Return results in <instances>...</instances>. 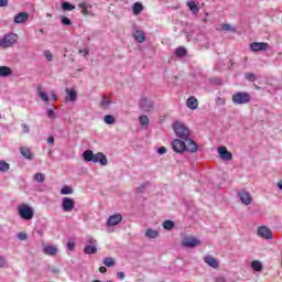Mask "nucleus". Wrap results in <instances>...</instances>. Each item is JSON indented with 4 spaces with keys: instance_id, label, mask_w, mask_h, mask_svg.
Returning <instances> with one entry per match:
<instances>
[{
    "instance_id": "nucleus-26",
    "label": "nucleus",
    "mask_w": 282,
    "mask_h": 282,
    "mask_svg": "<svg viewBox=\"0 0 282 282\" xmlns=\"http://www.w3.org/2000/svg\"><path fill=\"white\" fill-rule=\"evenodd\" d=\"M159 236L160 234L155 229L149 228L145 231V237H149V239H158Z\"/></svg>"
},
{
    "instance_id": "nucleus-47",
    "label": "nucleus",
    "mask_w": 282,
    "mask_h": 282,
    "mask_svg": "<svg viewBox=\"0 0 282 282\" xmlns=\"http://www.w3.org/2000/svg\"><path fill=\"white\" fill-rule=\"evenodd\" d=\"M47 116H48V118H51V120H54V118H56V112H54V110H52V109H48Z\"/></svg>"
},
{
    "instance_id": "nucleus-30",
    "label": "nucleus",
    "mask_w": 282,
    "mask_h": 282,
    "mask_svg": "<svg viewBox=\"0 0 282 282\" xmlns=\"http://www.w3.org/2000/svg\"><path fill=\"white\" fill-rule=\"evenodd\" d=\"M62 10H65L66 12H72V10H76V6H74L69 2H63Z\"/></svg>"
},
{
    "instance_id": "nucleus-45",
    "label": "nucleus",
    "mask_w": 282,
    "mask_h": 282,
    "mask_svg": "<svg viewBox=\"0 0 282 282\" xmlns=\"http://www.w3.org/2000/svg\"><path fill=\"white\" fill-rule=\"evenodd\" d=\"M61 21L62 25H72V20H69L67 17H63Z\"/></svg>"
},
{
    "instance_id": "nucleus-50",
    "label": "nucleus",
    "mask_w": 282,
    "mask_h": 282,
    "mask_svg": "<svg viewBox=\"0 0 282 282\" xmlns=\"http://www.w3.org/2000/svg\"><path fill=\"white\" fill-rule=\"evenodd\" d=\"M67 248H68V250L73 251L74 248H76V243H74V241H69V242L67 243Z\"/></svg>"
},
{
    "instance_id": "nucleus-9",
    "label": "nucleus",
    "mask_w": 282,
    "mask_h": 282,
    "mask_svg": "<svg viewBox=\"0 0 282 282\" xmlns=\"http://www.w3.org/2000/svg\"><path fill=\"white\" fill-rule=\"evenodd\" d=\"M76 206V202L73 198L64 197L62 200V208L65 213H72L74 207Z\"/></svg>"
},
{
    "instance_id": "nucleus-52",
    "label": "nucleus",
    "mask_w": 282,
    "mask_h": 282,
    "mask_svg": "<svg viewBox=\"0 0 282 282\" xmlns=\"http://www.w3.org/2000/svg\"><path fill=\"white\" fill-rule=\"evenodd\" d=\"M79 54H84V56H89V50H79Z\"/></svg>"
},
{
    "instance_id": "nucleus-24",
    "label": "nucleus",
    "mask_w": 282,
    "mask_h": 282,
    "mask_svg": "<svg viewBox=\"0 0 282 282\" xmlns=\"http://www.w3.org/2000/svg\"><path fill=\"white\" fill-rule=\"evenodd\" d=\"M133 39H135L138 41V43H144L147 41V36L144 35V33L140 30H137L133 33Z\"/></svg>"
},
{
    "instance_id": "nucleus-61",
    "label": "nucleus",
    "mask_w": 282,
    "mask_h": 282,
    "mask_svg": "<svg viewBox=\"0 0 282 282\" xmlns=\"http://www.w3.org/2000/svg\"><path fill=\"white\" fill-rule=\"evenodd\" d=\"M54 274H58V272H61L58 269H54L53 270Z\"/></svg>"
},
{
    "instance_id": "nucleus-32",
    "label": "nucleus",
    "mask_w": 282,
    "mask_h": 282,
    "mask_svg": "<svg viewBox=\"0 0 282 282\" xmlns=\"http://www.w3.org/2000/svg\"><path fill=\"white\" fill-rule=\"evenodd\" d=\"M164 230H173L175 228V223L173 220H165L163 223Z\"/></svg>"
},
{
    "instance_id": "nucleus-12",
    "label": "nucleus",
    "mask_w": 282,
    "mask_h": 282,
    "mask_svg": "<svg viewBox=\"0 0 282 282\" xmlns=\"http://www.w3.org/2000/svg\"><path fill=\"white\" fill-rule=\"evenodd\" d=\"M238 197L240 198L241 204H245V206H250L252 204V195L246 191L239 192Z\"/></svg>"
},
{
    "instance_id": "nucleus-48",
    "label": "nucleus",
    "mask_w": 282,
    "mask_h": 282,
    "mask_svg": "<svg viewBox=\"0 0 282 282\" xmlns=\"http://www.w3.org/2000/svg\"><path fill=\"white\" fill-rule=\"evenodd\" d=\"M147 186H149V184H147V183L140 185V186L137 188L138 193H143L144 189L147 188Z\"/></svg>"
},
{
    "instance_id": "nucleus-19",
    "label": "nucleus",
    "mask_w": 282,
    "mask_h": 282,
    "mask_svg": "<svg viewBox=\"0 0 282 282\" xmlns=\"http://www.w3.org/2000/svg\"><path fill=\"white\" fill-rule=\"evenodd\" d=\"M186 105H187L188 109L195 110V109H197V107H199V101H197V98L192 96L187 99Z\"/></svg>"
},
{
    "instance_id": "nucleus-10",
    "label": "nucleus",
    "mask_w": 282,
    "mask_h": 282,
    "mask_svg": "<svg viewBox=\"0 0 282 282\" xmlns=\"http://www.w3.org/2000/svg\"><path fill=\"white\" fill-rule=\"evenodd\" d=\"M258 237H261V239H273L274 234H272V230L268 228L267 226H260L258 228Z\"/></svg>"
},
{
    "instance_id": "nucleus-41",
    "label": "nucleus",
    "mask_w": 282,
    "mask_h": 282,
    "mask_svg": "<svg viewBox=\"0 0 282 282\" xmlns=\"http://www.w3.org/2000/svg\"><path fill=\"white\" fill-rule=\"evenodd\" d=\"M245 76L250 83H254V80H257V75H254V73H247Z\"/></svg>"
},
{
    "instance_id": "nucleus-7",
    "label": "nucleus",
    "mask_w": 282,
    "mask_h": 282,
    "mask_svg": "<svg viewBox=\"0 0 282 282\" xmlns=\"http://www.w3.org/2000/svg\"><path fill=\"white\" fill-rule=\"evenodd\" d=\"M172 149L174 151V153H184L186 151V142L180 140V139H175L172 141Z\"/></svg>"
},
{
    "instance_id": "nucleus-15",
    "label": "nucleus",
    "mask_w": 282,
    "mask_h": 282,
    "mask_svg": "<svg viewBox=\"0 0 282 282\" xmlns=\"http://www.w3.org/2000/svg\"><path fill=\"white\" fill-rule=\"evenodd\" d=\"M121 221H122V215L115 214L108 218L107 226L109 227L118 226V224H120Z\"/></svg>"
},
{
    "instance_id": "nucleus-11",
    "label": "nucleus",
    "mask_w": 282,
    "mask_h": 282,
    "mask_svg": "<svg viewBox=\"0 0 282 282\" xmlns=\"http://www.w3.org/2000/svg\"><path fill=\"white\" fill-rule=\"evenodd\" d=\"M139 107L141 110H143L145 113H149L151 111H153V102H151L149 99L147 98H142L139 101Z\"/></svg>"
},
{
    "instance_id": "nucleus-16",
    "label": "nucleus",
    "mask_w": 282,
    "mask_h": 282,
    "mask_svg": "<svg viewBox=\"0 0 282 282\" xmlns=\"http://www.w3.org/2000/svg\"><path fill=\"white\" fill-rule=\"evenodd\" d=\"M43 250L48 257H55V254H58V248H56V246L45 245Z\"/></svg>"
},
{
    "instance_id": "nucleus-5",
    "label": "nucleus",
    "mask_w": 282,
    "mask_h": 282,
    "mask_svg": "<svg viewBox=\"0 0 282 282\" xmlns=\"http://www.w3.org/2000/svg\"><path fill=\"white\" fill-rule=\"evenodd\" d=\"M234 105H248L250 102V94L235 93L231 97Z\"/></svg>"
},
{
    "instance_id": "nucleus-49",
    "label": "nucleus",
    "mask_w": 282,
    "mask_h": 282,
    "mask_svg": "<svg viewBox=\"0 0 282 282\" xmlns=\"http://www.w3.org/2000/svg\"><path fill=\"white\" fill-rule=\"evenodd\" d=\"M166 147H161V148H159L158 149V153H159V155H164V153H166Z\"/></svg>"
},
{
    "instance_id": "nucleus-17",
    "label": "nucleus",
    "mask_w": 282,
    "mask_h": 282,
    "mask_svg": "<svg viewBox=\"0 0 282 282\" xmlns=\"http://www.w3.org/2000/svg\"><path fill=\"white\" fill-rule=\"evenodd\" d=\"M30 19V13L28 12H20L14 17V23H25Z\"/></svg>"
},
{
    "instance_id": "nucleus-38",
    "label": "nucleus",
    "mask_w": 282,
    "mask_h": 282,
    "mask_svg": "<svg viewBox=\"0 0 282 282\" xmlns=\"http://www.w3.org/2000/svg\"><path fill=\"white\" fill-rule=\"evenodd\" d=\"M109 105H111V100H109L107 97H102L100 102L102 109H109Z\"/></svg>"
},
{
    "instance_id": "nucleus-21",
    "label": "nucleus",
    "mask_w": 282,
    "mask_h": 282,
    "mask_svg": "<svg viewBox=\"0 0 282 282\" xmlns=\"http://www.w3.org/2000/svg\"><path fill=\"white\" fill-rule=\"evenodd\" d=\"M78 8L82 9V14L84 17H89V8H91V4H89L87 2H80V3H78Z\"/></svg>"
},
{
    "instance_id": "nucleus-35",
    "label": "nucleus",
    "mask_w": 282,
    "mask_h": 282,
    "mask_svg": "<svg viewBox=\"0 0 282 282\" xmlns=\"http://www.w3.org/2000/svg\"><path fill=\"white\" fill-rule=\"evenodd\" d=\"M139 122H140L141 127H149V117L142 115V116L139 118Z\"/></svg>"
},
{
    "instance_id": "nucleus-59",
    "label": "nucleus",
    "mask_w": 282,
    "mask_h": 282,
    "mask_svg": "<svg viewBox=\"0 0 282 282\" xmlns=\"http://www.w3.org/2000/svg\"><path fill=\"white\" fill-rule=\"evenodd\" d=\"M99 272H101V274H105V272H107V267H100Z\"/></svg>"
},
{
    "instance_id": "nucleus-6",
    "label": "nucleus",
    "mask_w": 282,
    "mask_h": 282,
    "mask_svg": "<svg viewBox=\"0 0 282 282\" xmlns=\"http://www.w3.org/2000/svg\"><path fill=\"white\" fill-rule=\"evenodd\" d=\"M182 246L184 248H197V246H202V240L197 239L194 236H186L182 240Z\"/></svg>"
},
{
    "instance_id": "nucleus-55",
    "label": "nucleus",
    "mask_w": 282,
    "mask_h": 282,
    "mask_svg": "<svg viewBox=\"0 0 282 282\" xmlns=\"http://www.w3.org/2000/svg\"><path fill=\"white\" fill-rule=\"evenodd\" d=\"M217 102H218V105H226V99L219 97V98L217 99Z\"/></svg>"
},
{
    "instance_id": "nucleus-22",
    "label": "nucleus",
    "mask_w": 282,
    "mask_h": 282,
    "mask_svg": "<svg viewBox=\"0 0 282 282\" xmlns=\"http://www.w3.org/2000/svg\"><path fill=\"white\" fill-rule=\"evenodd\" d=\"M8 76H12V68L8 66H0V77L8 78Z\"/></svg>"
},
{
    "instance_id": "nucleus-29",
    "label": "nucleus",
    "mask_w": 282,
    "mask_h": 282,
    "mask_svg": "<svg viewBox=\"0 0 282 282\" xmlns=\"http://www.w3.org/2000/svg\"><path fill=\"white\" fill-rule=\"evenodd\" d=\"M96 252H98V248H96V246H86L85 248H84V253L85 254H96Z\"/></svg>"
},
{
    "instance_id": "nucleus-37",
    "label": "nucleus",
    "mask_w": 282,
    "mask_h": 282,
    "mask_svg": "<svg viewBox=\"0 0 282 282\" xmlns=\"http://www.w3.org/2000/svg\"><path fill=\"white\" fill-rule=\"evenodd\" d=\"M34 181L39 182V184H43V182H45V174L43 173H36L34 175Z\"/></svg>"
},
{
    "instance_id": "nucleus-53",
    "label": "nucleus",
    "mask_w": 282,
    "mask_h": 282,
    "mask_svg": "<svg viewBox=\"0 0 282 282\" xmlns=\"http://www.w3.org/2000/svg\"><path fill=\"white\" fill-rule=\"evenodd\" d=\"M8 6V0H0V8H6Z\"/></svg>"
},
{
    "instance_id": "nucleus-27",
    "label": "nucleus",
    "mask_w": 282,
    "mask_h": 282,
    "mask_svg": "<svg viewBox=\"0 0 282 282\" xmlns=\"http://www.w3.org/2000/svg\"><path fill=\"white\" fill-rule=\"evenodd\" d=\"M187 8H189L193 14H199V7H197V3H195V1L187 2Z\"/></svg>"
},
{
    "instance_id": "nucleus-31",
    "label": "nucleus",
    "mask_w": 282,
    "mask_h": 282,
    "mask_svg": "<svg viewBox=\"0 0 282 282\" xmlns=\"http://www.w3.org/2000/svg\"><path fill=\"white\" fill-rule=\"evenodd\" d=\"M104 265H106L107 268H113L116 265V261L113 260V258H105L102 260Z\"/></svg>"
},
{
    "instance_id": "nucleus-58",
    "label": "nucleus",
    "mask_w": 282,
    "mask_h": 282,
    "mask_svg": "<svg viewBox=\"0 0 282 282\" xmlns=\"http://www.w3.org/2000/svg\"><path fill=\"white\" fill-rule=\"evenodd\" d=\"M47 143L54 144V138L52 135L47 138Z\"/></svg>"
},
{
    "instance_id": "nucleus-42",
    "label": "nucleus",
    "mask_w": 282,
    "mask_h": 282,
    "mask_svg": "<svg viewBox=\"0 0 282 282\" xmlns=\"http://www.w3.org/2000/svg\"><path fill=\"white\" fill-rule=\"evenodd\" d=\"M175 55L176 56H186V48H184V47L176 48Z\"/></svg>"
},
{
    "instance_id": "nucleus-20",
    "label": "nucleus",
    "mask_w": 282,
    "mask_h": 282,
    "mask_svg": "<svg viewBox=\"0 0 282 282\" xmlns=\"http://www.w3.org/2000/svg\"><path fill=\"white\" fill-rule=\"evenodd\" d=\"M204 261L205 263H207V265L214 268V270H217V268H219V262H217V259H215L214 257H206L204 258Z\"/></svg>"
},
{
    "instance_id": "nucleus-43",
    "label": "nucleus",
    "mask_w": 282,
    "mask_h": 282,
    "mask_svg": "<svg viewBox=\"0 0 282 282\" xmlns=\"http://www.w3.org/2000/svg\"><path fill=\"white\" fill-rule=\"evenodd\" d=\"M18 239H20V241H25L28 239V234L25 231H20L18 234Z\"/></svg>"
},
{
    "instance_id": "nucleus-23",
    "label": "nucleus",
    "mask_w": 282,
    "mask_h": 282,
    "mask_svg": "<svg viewBox=\"0 0 282 282\" xmlns=\"http://www.w3.org/2000/svg\"><path fill=\"white\" fill-rule=\"evenodd\" d=\"M142 10H144V6H142V2H134L132 6V12L135 17L141 14Z\"/></svg>"
},
{
    "instance_id": "nucleus-62",
    "label": "nucleus",
    "mask_w": 282,
    "mask_h": 282,
    "mask_svg": "<svg viewBox=\"0 0 282 282\" xmlns=\"http://www.w3.org/2000/svg\"><path fill=\"white\" fill-rule=\"evenodd\" d=\"M93 282H100V280H95V281H93Z\"/></svg>"
},
{
    "instance_id": "nucleus-39",
    "label": "nucleus",
    "mask_w": 282,
    "mask_h": 282,
    "mask_svg": "<svg viewBox=\"0 0 282 282\" xmlns=\"http://www.w3.org/2000/svg\"><path fill=\"white\" fill-rule=\"evenodd\" d=\"M74 193V189L69 186H64L61 189V195H72Z\"/></svg>"
},
{
    "instance_id": "nucleus-1",
    "label": "nucleus",
    "mask_w": 282,
    "mask_h": 282,
    "mask_svg": "<svg viewBox=\"0 0 282 282\" xmlns=\"http://www.w3.org/2000/svg\"><path fill=\"white\" fill-rule=\"evenodd\" d=\"M83 158L85 160V162H94L95 164L100 163L101 166H107V155H105L101 152H98L96 154H94V151L91 150H86L83 153Z\"/></svg>"
},
{
    "instance_id": "nucleus-13",
    "label": "nucleus",
    "mask_w": 282,
    "mask_h": 282,
    "mask_svg": "<svg viewBox=\"0 0 282 282\" xmlns=\"http://www.w3.org/2000/svg\"><path fill=\"white\" fill-rule=\"evenodd\" d=\"M185 151L188 153H197V150L199 149V145H197V142H195L193 139L187 138L185 140Z\"/></svg>"
},
{
    "instance_id": "nucleus-4",
    "label": "nucleus",
    "mask_w": 282,
    "mask_h": 282,
    "mask_svg": "<svg viewBox=\"0 0 282 282\" xmlns=\"http://www.w3.org/2000/svg\"><path fill=\"white\" fill-rule=\"evenodd\" d=\"M18 40L19 35H17L15 33H9L0 40V47H2L3 50L12 47V45H14V43H17Z\"/></svg>"
},
{
    "instance_id": "nucleus-60",
    "label": "nucleus",
    "mask_w": 282,
    "mask_h": 282,
    "mask_svg": "<svg viewBox=\"0 0 282 282\" xmlns=\"http://www.w3.org/2000/svg\"><path fill=\"white\" fill-rule=\"evenodd\" d=\"M52 98H53L54 102H56L58 100V97L55 94L52 95Z\"/></svg>"
},
{
    "instance_id": "nucleus-14",
    "label": "nucleus",
    "mask_w": 282,
    "mask_h": 282,
    "mask_svg": "<svg viewBox=\"0 0 282 282\" xmlns=\"http://www.w3.org/2000/svg\"><path fill=\"white\" fill-rule=\"evenodd\" d=\"M218 153L221 160H226V161L232 160V153L228 151V148L226 147L218 148Z\"/></svg>"
},
{
    "instance_id": "nucleus-33",
    "label": "nucleus",
    "mask_w": 282,
    "mask_h": 282,
    "mask_svg": "<svg viewBox=\"0 0 282 282\" xmlns=\"http://www.w3.org/2000/svg\"><path fill=\"white\" fill-rule=\"evenodd\" d=\"M104 122L106 124H115L116 123V117L111 115H106L104 118Z\"/></svg>"
},
{
    "instance_id": "nucleus-18",
    "label": "nucleus",
    "mask_w": 282,
    "mask_h": 282,
    "mask_svg": "<svg viewBox=\"0 0 282 282\" xmlns=\"http://www.w3.org/2000/svg\"><path fill=\"white\" fill-rule=\"evenodd\" d=\"M20 153L25 160H34V154L28 147H22L20 148Z\"/></svg>"
},
{
    "instance_id": "nucleus-44",
    "label": "nucleus",
    "mask_w": 282,
    "mask_h": 282,
    "mask_svg": "<svg viewBox=\"0 0 282 282\" xmlns=\"http://www.w3.org/2000/svg\"><path fill=\"white\" fill-rule=\"evenodd\" d=\"M221 28L225 32H235V29L230 28L228 23L223 24Z\"/></svg>"
},
{
    "instance_id": "nucleus-57",
    "label": "nucleus",
    "mask_w": 282,
    "mask_h": 282,
    "mask_svg": "<svg viewBox=\"0 0 282 282\" xmlns=\"http://www.w3.org/2000/svg\"><path fill=\"white\" fill-rule=\"evenodd\" d=\"M216 282H226V278L224 276H218L215 279Z\"/></svg>"
},
{
    "instance_id": "nucleus-40",
    "label": "nucleus",
    "mask_w": 282,
    "mask_h": 282,
    "mask_svg": "<svg viewBox=\"0 0 282 282\" xmlns=\"http://www.w3.org/2000/svg\"><path fill=\"white\" fill-rule=\"evenodd\" d=\"M44 56L46 61H48V63H52V61H54V55L52 54L51 51H44Z\"/></svg>"
},
{
    "instance_id": "nucleus-2",
    "label": "nucleus",
    "mask_w": 282,
    "mask_h": 282,
    "mask_svg": "<svg viewBox=\"0 0 282 282\" xmlns=\"http://www.w3.org/2000/svg\"><path fill=\"white\" fill-rule=\"evenodd\" d=\"M18 215L21 217V219L31 221V219H34V209L28 204H21L18 207Z\"/></svg>"
},
{
    "instance_id": "nucleus-54",
    "label": "nucleus",
    "mask_w": 282,
    "mask_h": 282,
    "mask_svg": "<svg viewBox=\"0 0 282 282\" xmlns=\"http://www.w3.org/2000/svg\"><path fill=\"white\" fill-rule=\"evenodd\" d=\"M117 276H118V279L123 280L126 275H124V272L119 271V272H117Z\"/></svg>"
},
{
    "instance_id": "nucleus-28",
    "label": "nucleus",
    "mask_w": 282,
    "mask_h": 282,
    "mask_svg": "<svg viewBox=\"0 0 282 282\" xmlns=\"http://www.w3.org/2000/svg\"><path fill=\"white\" fill-rule=\"evenodd\" d=\"M251 268L254 270V272H261V270H263V264H261L259 260H253L251 262Z\"/></svg>"
},
{
    "instance_id": "nucleus-36",
    "label": "nucleus",
    "mask_w": 282,
    "mask_h": 282,
    "mask_svg": "<svg viewBox=\"0 0 282 282\" xmlns=\"http://www.w3.org/2000/svg\"><path fill=\"white\" fill-rule=\"evenodd\" d=\"M7 171H10V164L6 161L0 162V172L6 173Z\"/></svg>"
},
{
    "instance_id": "nucleus-56",
    "label": "nucleus",
    "mask_w": 282,
    "mask_h": 282,
    "mask_svg": "<svg viewBox=\"0 0 282 282\" xmlns=\"http://www.w3.org/2000/svg\"><path fill=\"white\" fill-rule=\"evenodd\" d=\"M6 267V259L0 257V268H4Z\"/></svg>"
},
{
    "instance_id": "nucleus-34",
    "label": "nucleus",
    "mask_w": 282,
    "mask_h": 282,
    "mask_svg": "<svg viewBox=\"0 0 282 282\" xmlns=\"http://www.w3.org/2000/svg\"><path fill=\"white\" fill-rule=\"evenodd\" d=\"M66 94H68L70 102H76V90H69L66 88Z\"/></svg>"
},
{
    "instance_id": "nucleus-25",
    "label": "nucleus",
    "mask_w": 282,
    "mask_h": 282,
    "mask_svg": "<svg viewBox=\"0 0 282 282\" xmlns=\"http://www.w3.org/2000/svg\"><path fill=\"white\" fill-rule=\"evenodd\" d=\"M37 96L43 100V102H50V96L46 95L45 91H43V87H37Z\"/></svg>"
},
{
    "instance_id": "nucleus-3",
    "label": "nucleus",
    "mask_w": 282,
    "mask_h": 282,
    "mask_svg": "<svg viewBox=\"0 0 282 282\" xmlns=\"http://www.w3.org/2000/svg\"><path fill=\"white\" fill-rule=\"evenodd\" d=\"M174 133L177 135V138H181V140H188L191 138V130H188V127L184 126L181 122H175L173 126Z\"/></svg>"
},
{
    "instance_id": "nucleus-46",
    "label": "nucleus",
    "mask_w": 282,
    "mask_h": 282,
    "mask_svg": "<svg viewBox=\"0 0 282 282\" xmlns=\"http://www.w3.org/2000/svg\"><path fill=\"white\" fill-rule=\"evenodd\" d=\"M86 242L89 243V246H94V243H96V239H94L91 236H88L86 237Z\"/></svg>"
},
{
    "instance_id": "nucleus-51",
    "label": "nucleus",
    "mask_w": 282,
    "mask_h": 282,
    "mask_svg": "<svg viewBox=\"0 0 282 282\" xmlns=\"http://www.w3.org/2000/svg\"><path fill=\"white\" fill-rule=\"evenodd\" d=\"M22 131H23V133H30V126L22 124Z\"/></svg>"
},
{
    "instance_id": "nucleus-8",
    "label": "nucleus",
    "mask_w": 282,
    "mask_h": 282,
    "mask_svg": "<svg viewBox=\"0 0 282 282\" xmlns=\"http://www.w3.org/2000/svg\"><path fill=\"white\" fill-rule=\"evenodd\" d=\"M270 48V44L267 42H252L250 44L251 52H265V50Z\"/></svg>"
}]
</instances>
